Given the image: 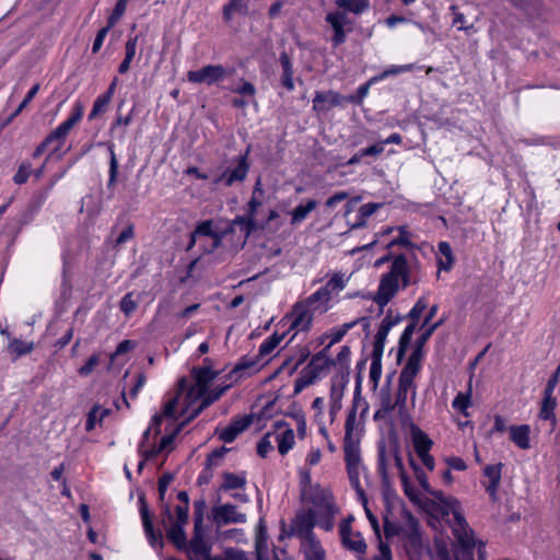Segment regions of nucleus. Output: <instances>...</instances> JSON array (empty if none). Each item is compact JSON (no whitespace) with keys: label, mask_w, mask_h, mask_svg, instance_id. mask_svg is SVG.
I'll list each match as a JSON object with an SVG mask.
<instances>
[{"label":"nucleus","mask_w":560,"mask_h":560,"mask_svg":"<svg viewBox=\"0 0 560 560\" xmlns=\"http://www.w3.org/2000/svg\"><path fill=\"white\" fill-rule=\"evenodd\" d=\"M140 296V293L136 295L135 292L125 294L119 303L120 311L129 317L137 310Z\"/></svg>","instance_id":"42"},{"label":"nucleus","mask_w":560,"mask_h":560,"mask_svg":"<svg viewBox=\"0 0 560 560\" xmlns=\"http://www.w3.org/2000/svg\"><path fill=\"white\" fill-rule=\"evenodd\" d=\"M360 438L343 439L346 466L361 465Z\"/></svg>","instance_id":"28"},{"label":"nucleus","mask_w":560,"mask_h":560,"mask_svg":"<svg viewBox=\"0 0 560 560\" xmlns=\"http://www.w3.org/2000/svg\"><path fill=\"white\" fill-rule=\"evenodd\" d=\"M529 432V425L527 424L512 425L510 428V439L521 450H528L530 447Z\"/></svg>","instance_id":"31"},{"label":"nucleus","mask_w":560,"mask_h":560,"mask_svg":"<svg viewBox=\"0 0 560 560\" xmlns=\"http://www.w3.org/2000/svg\"><path fill=\"white\" fill-rule=\"evenodd\" d=\"M411 441L419 459L429 470H433L434 458L430 455L433 441L425 432L416 425L411 428Z\"/></svg>","instance_id":"14"},{"label":"nucleus","mask_w":560,"mask_h":560,"mask_svg":"<svg viewBox=\"0 0 560 560\" xmlns=\"http://www.w3.org/2000/svg\"><path fill=\"white\" fill-rule=\"evenodd\" d=\"M317 201L314 199L307 200L305 203L296 206L291 212V224L299 225L306 217L316 208Z\"/></svg>","instance_id":"35"},{"label":"nucleus","mask_w":560,"mask_h":560,"mask_svg":"<svg viewBox=\"0 0 560 560\" xmlns=\"http://www.w3.org/2000/svg\"><path fill=\"white\" fill-rule=\"evenodd\" d=\"M503 464L487 465L483 468V476L488 479V483H483L485 489L492 500L497 499V492L500 487Z\"/></svg>","instance_id":"22"},{"label":"nucleus","mask_w":560,"mask_h":560,"mask_svg":"<svg viewBox=\"0 0 560 560\" xmlns=\"http://www.w3.org/2000/svg\"><path fill=\"white\" fill-rule=\"evenodd\" d=\"M361 390H362V376L360 374H358V376L355 378V387H354V393H353L352 407H351L350 411L354 412V415H357V412L360 410V419L362 421H364L365 417L369 412L370 406H369L368 400L364 397H362Z\"/></svg>","instance_id":"26"},{"label":"nucleus","mask_w":560,"mask_h":560,"mask_svg":"<svg viewBox=\"0 0 560 560\" xmlns=\"http://www.w3.org/2000/svg\"><path fill=\"white\" fill-rule=\"evenodd\" d=\"M108 152H109V171H108V182H107V188L112 189L115 187L117 182V175H118V160L116 158L115 151H114V144L108 143Z\"/></svg>","instance_id":"46"},{"label":"nucleus","mask_w":560,"mask_h":560,"mask_svg":"<svg viewBox=\"0 0 560 560\" xmlns=\"http://www.w3.org/2000/svg\"><path fill=\"white\" fill-rule=\"evenodd\" d=\"M206 509L207 503L203 499L194 502V536L188 547L186 545L184 547L190 557L194 556L198 560H208L211 551L210 545L205 539L203 518Z\"/></svg>","instance_id":"5"},{"label":"nucleus","mask_w":560,"mask_h":560,"mask_svg":"<svg viewBox=\"0 0 560 560\" xmlns=\"http://www.w3.org/2000/svg\"><path fill=\"white\" fill-rule=\"evenodd\" d=\"M346 383H342L340 386H337L335 383L331 385L330 389V412L335 413L340 410L341 408V400L343 397V389H345Z\"/></svg>","instance_id":"53"},{"label":"nucleus","mask_w":560,"mask_h":560,"mask_svg":"<svg viewBox=\"0 0 560 560\" xmlns=\"http://www.w3.org/2000/svg\"><path fill=\"white\" fill-rule=\"evenodd\" d=\"M340 540L347 550L363 556L366 552L368 545L360 532H348L347 525L339 526Z\"/></svg>","instance_id":"19"},{"label":"nucleus","mask_w":560,"mask_h":560,"mask_svg":"<svg viewBox=\"0 0 560 560\" xmlns=\"http://www.w3.org/2000/svg\"><path fill=\"white\" fill-rule=\"evenodd\" d=\"M317 513L315 510L310 509L306 512L296 515L293 523V532L296 536L307 540L314 537L313 528L316 525Z\"/></svg>","instance_id":"18"},{"label":"nucleus","mask_w":560,"mask_h":560,"mask_svg":"<svg viewBox=\"0 0 560 560\" xmlns=\"http://www.w3.org/2000/svg\"><path fill=\"white\" fill-rule=\"evenodd\" d=\"M399 262H392L389 270L381 277L374 302L378 305V315L384 312V307L390 302L399 291V283L396 275H401Z\"/></svg>","instance_id":"7"},{"label":"nucleus","mask_w":560,"mask_h":560,"mask_svg":"<svg viewBox=\"0 0 560 560\" xmlns=\"http://www.w3.org/2000/svg\"><path fill=\"white\" fill-rule=\"evenodd\" d=\"M84 114V106L81 102H75L70 116L60 124L56 130L63 139L67 138L70 130L82 119Z\"/></svg>","instance_id":"25"},{"label":"nucleus","mask_w":560,"mask_h":560,"mask_svg":"<svg viewBox=\"0 0 560 560\" xmlns=\"http://www.w3.org/2000/svg\"><path fill=\"white\" fill-rule=\"evenodd\" d=\"M415 68H416L415 63H408V65H402V66H390V67H388L387 69H385L383 72H381L380 74H377L375 77H376V79L380 82L382 80H385L388 77L398 75L400 73L411 71Z\"/></svg>","instance_id":"55"},{"label":"nucleus","mask_w":560,"mask_h":560,"mask_svg":"<svg viewBox=\"0 0 560 560\" xmlns=\"http://www.w3.org/2000/svg\"><path fill=\"white\" fill-rule=\"evenodd\" d=\"M392 262H399L401 266V275H396L397 281H401V289H406L411 284V277L407 258L404 254L396 256Z\"/></svg>","instance_id":"50"},{"label":"nucleus","mask_w":560,"mask_h":560,"mask_svg":"<svg viewBox=\"0 0 560 560\" xmlns=\"http://www.w3.org/2000/svg\"><path fill=\"white\" fill-rule=\"evenodd\" d=\"M57 141L58 144L56 147L55 150H58L60 149L61 144L63 143L65 139L59 135L57 133V130L55 129L54 131H51L35 149L34 153H33V156L36 159V158H39L45 151L46 149L48 148L49 144H51L52 142Z\"/></svg>","instance_id":"44"},{"label":"nucleus","mask_w":560,"mask_h":560,"mask_svg":"<svg viewBox=\"0 0 560 560\" xmlns=\"http://www.w3.org/2000/svg\"><path fill=\"white\" fill-rule=\"evenodd\" d=\"M421 361L422 358H419L416 354H410L405 366L400 371L398 380L407 383H415V378L421 369Z\"/></svg>","instance_id":"30"},{"label":"nucleus","mask_w":560,"mask_h":560,"mask_svg":"<svg viewBox=\"0 0 560 560\" xmlns=\"http://www.w3.org/2000/svg\"><path fill=\"white\" fill-rule=\"evenodd\" d=\"M253 422L252 416H244L232 421L231 424L218 431L219 439L224 443H232L238 434L244 432Z\"/></svg>","instance_id":"21"},{"label":"nucleus","mask_w":560,"mask_h":560,"mask_svg":"<svg viewBox=\"0 0 560 560\" xmlns=\"http://www.w3.org/2000/svg\"><path fill=\"white\" fill-rule=\"evenodd\" d=\"M197 242H199L203 253H212L221 245L222 236L213 231L211 220L202 221L196 226L194 232L190 233L186 249L189 250Z\"/></svg>","instance_id":"10"},{"label":"nucleus","mask_w":560,"mask_h":560,"mask_svg":"<svg viewBox=\"0 0 560 560\" xmlns=\"http://www.w3.org/2000/svg\"><path fill=\"white\" fill-rule=\"evenodd\" d=\"M226 388L225 386L213 390L207 389L205 396L191 407H188V401H184V406L180 408L179 412H177V434L188 422L198 417L211 404L220 399Z\"/></svg>","instance_id":"8"},{"label":"nucleus","mask_w":560,"mask_h":560,"mask_svg":"<svg viewBox=\"0 0 560 560\" xmlns=\"http://www.w3.org/2000/svg\"><path fill=\"white\" fill-rule=\"evenodd\" d=\"M140 504V516L144 529V534L149 540V544L154 549H161L163 547L162 529H154L152 515L143 495L139 497Z\"/></svg>","instance_id":"16"},{"label":"nucleus","mask_w":560,"mask_h":560,"mask_svg":"<svg viewBox=\"0 0 560 560\" xmlns=\"http://www.w3.org/2000/svg\"><path fill=\"white\" fill-rule=\"evenodd\" d=\"M417 324L416 323H409L404 331L401 332L399 340H398V350H397V361L400 362L402 358L406 354V351L410 345L412 335L416 330Z\"/></svg>","instance_id":"36"},{"label":"nucleus","mask_w":560,"mask_h":560,"mask_svg":"<svg viewBox=\"0 0 560 560\" xmlns=\"http://www.w3.org/2000/svg\"><path fill=\"white\" fill-rule=\"evenodd\" d=\"M127 3H128V0H118L116 2V5H115L113 12L108 16L107 25L102 27L97 32L96 35H107V33L109 32L110 27H113L120 20V18L124 15V13L126 12Z\"/></svg>","instance_id":"37"},{"label":"nucleus","mask_w":560,"mask_h":560,"mask_svg":"<svg viewBox=\"0 0 560 560\" xmlns=\"http://www.w3.org/2000/svg\"><path fill=\"white\" fill-rule=\"evenodd\" d=\"M283 337H284V334L279 335V334L275 332L271 336H269L267 339H265L258 349L259 357L262 358L264 360H267L266 358L269 354H271V352L281 342Z\"/></svg>","instance_id":"39"},{"label":"nucleus","mask_w":560,"mask_h":560,"mask_svg":"<svg viewBox=\"0 0 560 560\" xmlns=\"http://www.w3.org/2000/svg\"><path fill=\"white\" fill-rule=\"evenodd\" d=\"M223 485L222 489L232 490V489H242L246 485V477L244 475H235L232 472H225L223 475Z\"/></svg>","instance_id":"51"},{"label":"nucleus","mask_w":560,"mask_h":560,"mask_svg":"<svg viewBox=\"0 0 560 560\" xmlns=\"http://www.w3.org/2000/svg\"><path fill=\"white\" fill-rule=\"evenodd\" d=\"M388 334L389 331L387 329L383 328L382 326L378 327V330L375 335V339L373 342V350L371 357L383 358L384 348Z\"/></svg>","instance_id":"47"},{"label":"nucleus","mask_w":560,"mask_h":560,"mask_svg":"<svg viewBox=\"0 0 560 560\" xmlns=\"http://www.w3.org/2000/svg\"><path fill=\"white\" fill-rule=\"evenodd\" d=\"M33 342L23 341L18 338H12L9 342L8 350L14 358L25 355L33 351Z\"/></svg>","instance_id":"41"},{"label":"nucleus","mask_w":560,"mask_h":560,"mask_svg":"<svg viewBox=\"0 0 560 560\" xmlns=\"http://www.w3.org/2000/svg\"><path fill=\"white\" fill-rule=\"evenodd\" d=\"M411 394V399L415 400L417 396L416 383H407L398 380V390L396 394V404L400 411L406 409L408 394Z\"/></svg>","instance_id":"32"},{"label":"nucleus","mask_w":560,"mask_h":560,"mask_svg":"<svg viewBox=\"0 0 560 560\" xmlns=\"http://www.w3.org/2000/svg\"><path fill=\"white\" fill-rule=\"evenodd\" d=\"M381 376H382V358L371 357L370 382L372 383L373 390H375L377 388Z\"/></svg>","instance_id":"54"},{"label":"nucleus","mask_w":560,"mask_h":560,"mask_svg":"<svg viewBox=\"0 0 560 560\" xmlns=\"http://www.w3.org/2000/svg\"><path fill=\"white\" fill-rule=\"evenodd\" d=\"M452 25L457 31H467L474 27L475 21L478 19L479 10L472 3H465L460 7L452 5Z\"/></svg>","instance_id":"15"},{"label":"nucleus","mask_w":560,"mask_h":560,"mask_svg":"<svg viewBox=\"0 0 560 560\" xmlns=\"http://www.w3.org/2000/svg\"><path fill=\"white\" fill-rule=\"evenodd\" d=\"M188 518V506L177 505V550L185 547L186 535L182 528V524L186 523Z\"/></svg>","instance_id":"38"},{"label":"nucleus","mask_w":560,"mask_h":560,"mask_svg":"<svg viewBox=\"0 0 560 560\" xmlns=\"http://www.w3.org/2000/svg\"><path fill=\"white\" fill-rule=\"evenodd\" d=\"M360 423L357 421V415L354 412L349 411L346 423H345V438L343 439H361Z\"/></svg>","instance_id":"43"},{"label":"nucleus","mask_w":560,"mask_h":560,"mask_svg":"<svg viewBox=\"0 0 560 560\" xmlns=\"http://www.w3.org/2000/svg\"><path fill=\"white\" fill-rule=\"evenodd\" d=\"M267 361L268 360L260 358L259 353L253 357L245 355L238 361L232 372L238 374L248 371V373L252 374L259 371L267 363Z\"/></svg>","instance_id":"27"},{"label":"nucleus","mask_w":560,"mask_h":560,"mask_svg":"<svg viewBox=\"0 0 560 560\" xmlns=\"http://www.w3.org/2000/svg\"><path fill=\"white\" fill-rule=\"evenodd\" d=\"M557 406V400L553 396H545L542 399L541 408L539 411V418L541 420L550 421V431H553L557 424V418L555 415V408Z\"/></svg>","instance_id":"34"},{"label":"nucleus","mask_w":560,"mask_h":560,"mask_svg":"<svg viewBox=\"0 0 560 560\" xmlns=\"http://www.w3.org/2000/svg\"><path fill=\"white\" fill-rule=\"evenodd\" d=\"M390 378L392 376H387L386 384L382 386L380 390V408L384 410L393 411L396 407V400L393 401L392 392H390Z\"/></svg>","instance_id":"40"},{"label":"nucleus","mask_w":560,"mask_h":560,"mask_svg":"<svg viewBox=\"0 0 560 560\" xmlns=\"http://www.w3.org/2000/svg\"><path fill=\"white\" fill-rule=\"evenodd\" d=\"M337 11L329 12L327 23L332 27L335 35H345L352 32V21L349 14L361 15L371 8L370 0H335Z\"/></svg>","instance_id":"4"},{"label":"nucleus","mask_w":560,"mask_h":560,"mask_svg":"<svg viewBox=\"0 0 560 560\" xmlns=\"http://www.w3.org/2000/svg\"><path fill=\"white\" fill-rule=\"evenodd\" d=\"M276 431L284 429L281 433L276 435L278 443V451L281 455H285L294 445V432L284 421H276L273 423Z\"/></svg>","instance_id":"23"},{"label":"nucleus","mask_w":560,"mask_h":560,"mask_svg":"<svg viewBox=\"0 0 560 560\" xmlns=\"http://www.w3.org/2000/svg\"><path fill=\"white\" fill-rule=\"evenodd\" d=\"M310 501L315 506L316 513L336 509L331 493L319 487L312 490Z\"/></svg>","instance_id":"24"},{"label":"nucleus","mask_w":560,"mask_h":560,"mask_svg":"<svg viewBox=\"0 0 560 560\" xmlns=\"http://www.w3.org/2000/svg\"><path fill=\"white\" fill-rule=\"evenodd\" d=\"M248 7L246 1L244 0H229L226 4L223 5L222 13L225 22L232 21L235 16L245 15L247 13Z\"/></svg>","instance_id":"33"},{"label":"nucleus","mask_w":560,"mask_h":560,"mask_svg":"<svg viewBox=\"0 0 560 560\" xmlns=\"http://www.w3.org/2000/svg\"><path fill=\"white\" fill-rule=\"evenodd\" d=\"M335 365L334 359L327 354V348L314 354L310 363L302 370L301 375L294 382V394H300L311 386L319 377V374Z\"/></svg>","instance_id":"6"},{"label":"nucleus","mask_w":560,"mask_h":560,"mask_svg":"<svg viewBox=\"0 0 560 560\" xmlns=\"http://www.w3.org/2000/svg\"><path fill=\"white\" fill-rule=\"evenodd\" d=\"M234 69L222 65H207L200 69L189 71L187 79L192 83L213 85L222 82L228 77L232 75Z\"/></svg>","instance_id":"11"},{"label":"nucleus","mask_w":560,"mask_h":560,"mask_svg":"<svg viewBox=\"0 0 560 560\" xmlns=\"http://www.w3.org/2000/svg\"><path fill=\"white\" fill-rule=\"evenodd\" d=\"M279 61L282 68L281 84L289 91L292 92L295 88L293 80V63L291 57L287 51H282L279 57Z\"/></svg>","instance_id":"29"},{"label":"nucleus","mask_w":560,"mask_h":560,"mask_svg":"<svg viewBox=\"0 0 560 560\" xmlns=\"http://www.w3.org/2000/svg\"><path fill=\"white\" fill-rule=\"evenodd\" d=\"M347 280L345 276L341 273H335L325 284L328 291L331 293L332 291H341L346 287Z\"/></svg>","instance_id":"62"},{"label":"nucleus","mask_w":560,"mask_h":560,"mask_svg":"<svg viewBox=\"0 0 560 560\" xmlns=\"http://www.w3.org/2000/svg\"><path fill=\"white\" fill-rule=\"evenodd\" d=\"M249 152L250 148L248 147L243 154L238 155L233 161L234 165H231L224 170V172L215 179V183L231 187L235 183L244 182L249 171Z\"/></svg>","instance_id":"12"},{"label":"nucleus","mask_w":560,"mask_h":560,"mask_svg":"<svg viewBox=\"0 0 560 560\" xmlns=\"http://www.w3.org/2000/svg\"><path fill=\"white\" fill-rule=\"evenodd\" d=\"M271 432H268L264 438H261L257 444V454L260 457H266L270 451L273 450V445L270 441Z\"/></svg>","instance_id":"64"},{"label":"nucleus","mask_w":560,"mask_h":560,"mask_svg":"<svg viewBox=\"0 0 560 560\" xmlns=\"http://www.w3.org/2000/svg\"><path fill=\"white\" fill-rule=\"evenodd\" d=\"M109 103H110V100L108 98V95H103V94L100 95L94 101L93 108H92V110L89 114V119L93 120L98 115L105 113L107 110V108H108Z\"/></svg>","instance_id":"56"},{"label":"nucleus","mask_w":560,"mask_h":560,"mask_svg":"<svg viewBox=\"0 0 560 560\" xmlns=\"http://www.w3.org/2000/svg\"><path fill=\"white\" fill-rule=\"evenodd\" d=\"M174 476L171 472L164 474L159 479V525L166 534V539L175 545V505L174 490H168Z\"/></svg>","instance_id":"3"},{"label":"nucleus","mask_w":560,"mask_h":560,"mask_svg":"<svg viewBox=\"0 0 560 560\" xmlns=\"http://www.w3.org/2000/svg\"><path fill=\"white\" fill-rule=\"evenodd\" d=\"M377 470L383 479L387 478L386 446L384 443H381L377 447Z\"/></svg>","instance_id":"60"},{"label":"nucleus","mask_w":560,"mask_h":560,"mask_svg":"<svg viewBox=\"0 0 560 560\" xmlns=\"http://www.w3.org/2000/svg\"><path fill=\"white\" fill-rule=\"evenodd\" d=\"M439 252L446 259V262H443L442 260H440V268H442L444 270H450L454 262V257H453V252H452L451 245L447 242H440L439 243Z\"/></svg>","instance_id":"58"},{"label":"nucleus","mask_w":560,"mask_h":560,"mask_svg":"<svg viewBox=\"0 0 560 560\" xmlns=\"http://www.w3.org/2000/svg\"><path fill=\"white\" fill-rule=\"evenodd\" d=\"M409 462L416 471L417 479L422 489L440 502L441 513L443 515H453L451 528L459 545V549L456 551V560H474L476 540L474 538L472 529L469 527L462 513L459 501L453 497L444 495L442 491L432 490L427 480L425 474L416 465L412 457L409 458Z\"/></svg>","instance_id":"2"},{"label":"nucleus","mask_w":560,"mask_h":560,"mask_svg":"<svg viewBox=\"0 0 560 560\" xmlns=\"http://www.w3.org/2000/svg\"><path fill=\"white\" fill-rule=\"evenodd\" d=\"M215 530H217L218 539L221 541H228V540L242 541L244 539V530L241 528H231V529H225V530H221V528H220V529H215Z\"/></svg>","instance_id":"57"},{"label":"nucleus","mask_w":560,"mask_h":560,"mask_svg":"<svg viewBox=\"0 0 560 560\" xmlns=\"http://www.w3.org/2000/svg\"><path fill=\"white\" fill-rule=\"evenodd\" d=\"M191 376L195 384L190 386L186 393L185 400L188 407L195 406L207 393L209 384L218 376L210 365L194 368Z\"/></svg>","instance_id":"9"},{"label":"nucleus","mask_w":560,"mask_h":560,"mask_svg":"<svg viewBox=\"0 0 560 560\" xmlns=\"http://www.w3.org/2000/svg\"><path fill=\"white\" fill-rule=\"evenodd\" d=\"M210 520L215 529H220L230 524H244L247 522V516L245 513L240 512L236 505L224 503L211 509Z\"/></svg>","instance_id":"13"},{"label":"nucleus","mask_w":560,"mask_h":560,"mask_svg":"<svg viewBox=\"0 0 560 560\" xmlns=\"http://www.w3.org/2000/svg\"><path fill=\"white\" fill-rule=\"evenodd\" d=\"M336 513L337 509L317 513L316 525L326 532H330L335 526L334 517Z\"/></svg>","instance_id":"52"},{"label":"nucleus","mask_w":560,"mask_h":560,"mask_svg":"<svg viewBox=\"0 0 560 560\" xmlns=\"http://www.w3.org/2000/svg\"><path fill=\"white\" fill-rule=\"evenodd\" d=\"M428 307V302L424 296H421L417 300L412 308L407 314V317L412 322L416 323L420 318L421 314L425 311Z\"/></svg>","instance_id":"59"},{"label":"nucleus","mask_w":560,"mask_h":560,"mask_svg":"<svg viewBox=\"0 0 560 560\" xmlns=\"http://www.w3.org/2000/svg\"><path fill=\"white\" fill-rule=\"evenodd\" d=\"M402 318L404 317L399 313L394 314L392 310H388L380 326L390 331V329L398 325Z\"/></svg>","instance_id":"63"},{"label":"nucleus","mask_w":560,"mask_h":560,"mask_svg":"<svg viewBox=\"0 0 560 560\" xmlns=\"http://www.w3.org/2000/svg\"><path fill=\"white\" fill-rule=\"evenodd\" d=\"M433 334L431 331H429L428 329H425L416 340V345H415V348L411 352V354H416L418 355L419 358H422L424 357V352H423V348L424 346L427 345L428 340L431 338Z\"/></svg>","instance_id":"61"},{"label":"nucleus","mask_w":560,"mask_h":560,"mask_svg":"<svg viewBox=\"0 0 560 560\" xmlns=\"http://www.w3.org/2000/svg\"><path fill=\"white\" fill-rule=\"evenodd\" d=\"M304 556L306 560H325V551L315 538L306 541Z\"/></svg>","instance_id":"45"},{"label":"nucleus","mask_w":560,"mask_h":560,"mask_svg":"<svg viewBox=\"0 0 560 560\" xmlns=\"http://www.w3.org/2000/svg\"><path fill=\"white\" fill-rule=\"evenodd\" d=\"M331 299V293L328 291V289L324 285L316 290L314 293H312L306 300L305 305L313 306L318 304L326 305Z\"/></svg>","instance_id":"49"},{"label":"nucleus","mask_w":560,"mask_h":560,"mask_svg":"<svg viewBox=\"0 0 560 560\" xmlns=\"http://www.w3.org/2000/svg\"><path fill=\"white\" fill-rule=\"evenodd\" d=\"M471 383L468 385L467 393H458L456 397L452 401V406L455 410L459 411L463 415H467L466 410L470 407L471 400Z\"/></svg>","instance_id":"48"},{"label":"nucleus","mask_w":560,"mask_h":560,"mask_svg":"<svg viewBox=\"0 0 560 560\" xmlns=\"http://www.w3.org/2000/svg\"><path fill=\"white\" fill-rule=\"evenodd\" d=\"M287 318L290 320L289 329L298 331L308 330L313 322V315L305 304H296Z\"/></svg>","instance_id":"20"},{"label":"nucleus","mask_w":560,"mask_h":560,"mask_svg":"<svg viewBox=\"0 0 560 560\" xmlns=\"http://www.w3.org/2000/svg\"><path fill=\"white\" fill-rule=\"evenodd\" d=\"M334 107L345 108L343 95L329 90V91H316L313 98V109L317 113H328Z\"/></svg>","instance_id":"17"},{"label":"nucleus","mask_w":560,"mask_h":560,"mask_svg":"<svg viewBox=\"0 0 560 560\" xmlns=\"http://www.w3.org/2000/svg\"><path fill=\"white\" fill-rule=\"evenodd\" d=\"M175 397L168 399L163 411L155 413L149 427L142 433L138 444V453L142 459L138 464L141 471L147 460L163 453L172 452L175 441Z\"/></svg>","instance_id":"1"}]
</instances>
